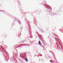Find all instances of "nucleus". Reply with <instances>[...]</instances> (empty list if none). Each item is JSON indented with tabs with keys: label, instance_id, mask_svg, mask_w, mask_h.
<instances>
[{
	"label": "nucleus",
	"instance_id": "nucleus-1",
	"mask_svg": "<svg viewBox=\"0 0 63 63\" xmlns=\"http://www.w3.org/2000/svg\"><path fill=\"white\" fill-rule=\"evenodd\" d=\"M38 43H39V45H40L41 46H42V43H41V41H39Z\"/></svg>",
	"mask_w": 63,
	"mask_h": 63
},
{
	"label": "nucleus",
	"instance_id": "nucleus-2",
	"mask_svg": "<svg viewBox=\"0 0 63 63\" xmlns=\"http://www.w3.org/2000/svg\"><path fill=\"white\" fill-rule=\"evenodd\" d=\"M25 60H26L27 61V62H28V60H27V58L25 59Z\"/></svg>",
	"mask_w": 63,
	"mask_h": 63
},
{
	"label": "nucleus",
	"instance_id": "nucleus-3",
	"mask_svg": "<svg viewBox=\"0 0 63 63\" xmlns=\"http://www.w3.org/2000/svg\"><path fill=\"white\" fill-rule=\"evenodd\" d=\"M40 56H42V55L41 54H40Z\"/></svg>",
	"mask_w": 63,
	"mask_h": 63
},
{
	"label": "nucleus",
	"instance_id": "nucleus-4",
	"mask_svg": "<svg viewBox=\"0 0 63 63\" xmlns=\"http://www.w3.org/2000/svg\"><path fill=\"white\" fill-rule=\"evenodd\" d=\"M1 46V47H2V48L3 47H2V46Z\"/></svg>",
	"mask_w": 63,
	"mask_h": 63
},
{
	"label": "nucleus",
	"instance_id": "nucleus-5",
	"mask_svg": "<svg viewBox=\"0 0 63 63\" xmlns=\"http://www.w3.org/2000/svg\"><path fill=\"white\" fill-rule=\"evenodd\" d=\"M20 34H21V33H20Z\"/></svg>",
	"mask_w": 63,
	"mask_h": 63
}]
</instances>
